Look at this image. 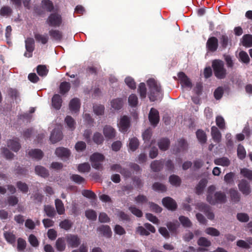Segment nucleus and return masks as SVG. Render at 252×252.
<instances>
[{"mask_svg": "<svg viewBox=\"0 0 252 252\" xmlns=\"http://www.w3.org/2000/svg\"><path fill=\"white\" fill-rule=\"evenodd\" d=\"M212 66L215 76L219 79H224L227 75L224 64L220 60H215L212 62Z\"/></svg>", "mask_w": 252, "mask_h": 252, "instance_id": "obj_2", "label": "nucleus"}, {"mask_svg": "<svg viewBox=\"0 0 252 252\" xmlns=\"http://www.w3.org/2000/svg\"><path fill=\"white\" fill-rule=\"evenodd\" d=\"M118 126L121 132H126L130 126L129 118L127 116H123L120 119Z\"/></svg>", "mask_w": 252, "mask_h": 252, "instance_id": "obj_7", "label": "nucleus"}, {"mask_svg": "<svg viewBox=\"0 0 252 252\" xmlns=\"http://www.w3.org/2000/svg\"><path fill=\"white\" fill-rule=\"evenodd\" d=\"M197 244L200 246L209 247L211 245V242L206 238L201 237L198 240Z\"/></svg>", "mask_w": 252, "mask_h": 252, "instance_id": "obj_53", "label": "nucleus"}, {"mask_svg": "<svg viewBox=\"0 0 252 252\" xmlns=\"http://www.w3.org/2000/svg\"><path fill=\"white\" fill-rule=\"evenodd\" d=\"M97 230L100 232L103 236L109 238L112 235L111 228L108 225H102L97 228Z\"/></svg>", "mask_w": 252, "mask_h": 252, "instance_id": "obj_28", "label": "nucleus"}, {"mask_svg": "<svg viewBox=\"0 0 252 252\" xmlns=\"http://www.w3.org/2000/svg\"><path fill=\"white\" fill-rule=\"evenodd\" d=\"M4 237L5 240L11 244H14L16 241L15 235L11 232L6 231L4 233Z\"/></svg>", "mask_w": 252, "mask_h": 252, "instance_id": "obj_44", "label": "nucleus"}, {"mask_svg": "<svg viewBox=\"0 0 252 252\" xmlns=\"http://www.w3.org/2000/svg\"><path fill=\"white\" fill-rule=\"evenodd\" d=\"M56 155L61 158H68L70 155V151L64 147H59L56 149Z\"/></svg>", "mask_w": 252, "mask_h": 252, "instance_id": "obj_19", "label": "nucleus"}, {"mask_svg": "<svg viewBox=\"0 0 252 252\" xmlns=\"http://www.w3.org/2000/svg\"><path fill=\"white\" fill-rule=\"evenodd\" d=\"M73 222L68 219H65L61 221L59 223L61 228L66 231L69 230L72 226Z\"/></svg>", "mask_w": 252, "mask_h": 252, "instance_id": "obj_37", "label": "nucleus"}, {"mask_svg": "<svg viewBox=\"0 0 252 252\" xmlns=\"http://www.w3.org/2000/svg\"><path fill=\"white\" fill-rule=\"evenodd\" d=\"M42 7L48 12L53 11L54 7L53 2L50 0H42Z\"/></svg>", "mask_w": 252, "mask_h": 252, "instance_id": "obj_41", "label": "nucleus"}, {"mask_svg": "<svg viewBox=\"0 0 252 252\" xmlns=\"http://www.w3.org/2000/svg\"><path fill=\"white\" fill-rule=\"evenodd\" d=\"M55 204L58 214L60 215L64 214L65 209L62 201L60 199H56L55 201Z\"/></svg>", "mask_w": 252, "mask_h": 252, "instance_id": "obj_30", "label": "nucleus"}, {"mask_svg": "<svg viewBox=\"0 0 252 252\" xmlns=\"http://www.w3.org/2000/svg\"><path fill=\"white\" fill-rule=\"evenodd\" d=\"M12 13V9L8 6H4L0 9V15L2 16H8Z\"/></svg>", "mask_w": 252, "mask_h": 252, "instance_id": "obj_59", "label": "nucleus"}, {"mask_svg": "<svg viewBox=\"0 0 252 252\" xmlns=\"http://www.w3.org/2000/svg\"><path fill=\"white\" fill-rule=\"evenodd\" d=\"M219 46L218 39L216 37H210L207 40L206 42V48L208 52H216Z\"/></svg>", "mask_w": 252, "mask_h": 252, "instance_id": "obj_10", "label": "nucleus"}, {"mask_svg": "<svg viewBox=\"0 0 252 252\" xmlns=\"http://www.w3.org/2000/svg\"><path fill=\"white\" fill-rule=\"evenodd\" d=\"M231 42L230 38L226 34H222L220 37V43L222 49H226Z\"/></svg>", "mask_w": 252, "mask_h": 252, "instance_id": "obj_32", "label": "nucleus"}, {"mask_svg": "<svg viewBox=\"0 0 252 252\" xmlns=\"http://www.w3.org/2000/svg\"><path fill=\"white\" fill-rule=\"evenodd\" d=\"M104 157L102 154L98 153H95L90 157L91 161H103Z\"/></svg>", "mask_w": 252, "mask_h": 252, "instance_id": "obj_57", "label": "nucleus"}, {"mask_svg": "<svg viewBox=\"0 0 252 252\" xmlns=\"http://www.w3.org/2000/svg\"><path fill=\"white\" fill-rule=\"evenodd\" d=\"M25 47L26 51L24 53V56L27 58L32 57L34 50V40L32 38L29 37L25 40Z\"/></svg>", "mask_w": 252, "mask_h": 252, "instance_id": "obj_6", "label": "nucleus"}, {"mask_svg": "<svg viewBox=\"0 0 252 252\" xmlns=\"http://www.w3.org/2000/svg\"><path fill=\"white\" fill-rule=\"evenodd\" d=\"M55 247L57 251L59 252L64 251L66 248L64 238L63 237L59 238L56 242Z\"/></svg>", "mask_w": 252, "mask_h": 252, "instance_id": "obj_31", "label": "nucleus"}, {"mask_svg": "<svg viewBox=\"0 0 252 252\" xmlns=\"http://www.w3.org/2000/svg\"><path fill=\"white\" fill-rule=\"evenodd\" d=\"M44 211L46 215L50 218H54L56 215V212L54 207L50 205H44Z\"/></svg>", "mask_w": 252, "mask_h": 252, "instance_id": "obj_36", "label": "nucleus"}, {"mask_svg": "<svg viewBox=\"0 0 252 252\" xmlns=\"http://www.w3.org/2000/svg\"><path fill=\"white\" fill-rule=\"evenodd\" d=\"M179 223L177 221L174 222H169L167 223L166 226L170 232L174 234H177V229L179 226Z\"/></svg>", "mask_w": 252, "mask_h": 252, "instance_id": "obj_39", "label": "nucleus"}, {"mask_svg": "<svg viewBox=\"0 0 252 252\" xmlns=\"http://www.w3.org/2000/svg\"><path fill=\"white\" fill-rule=\"evenodd\" d=\"M126 84L131 89H136V83L134 80L131 77H127L125 79Z\"/></svg>", "mask_w": 252, "mask_h": 252, "instance_id": "obj_63", "label": "nucleus"}, {"mask_svg": "<svg viewBox=\"0 0 252 252\" xmlns=\"http://www.w3.org/2000/svg\"><path fill=\"white\" fill-rule=\"evenodd\" d=\"M196 208L203 212L208 219L210 220L214 219L215 215L211 211V208L209 205L202 202L198 203L196 205Z\"/></svg>", "mask_w": 252, "mask_h": 252, "instance_id": "obj_5", "label": "nucleus"}, {"mask_svg": "<svg viewBox=\"0 0 252 252\" xmlns=\"http://www.w3.org/2000/svg\"><path fill=\"white\" fill-rule=\"evenodd\" d=\"M128 209L132 214L137 217L141 218L143 216L142 211L136 208L135 206H130L129 207Z\"/></svg>", "mask_w": 252, "mask_h": 252, "instance_id": "obj_62", "label": "nucleus"}, {"mask_svg": "<svg viewBox=\"0 0 252 252\" xmlns=\"http://www.w3.org/2000/svg\"><path fill=\"white\" fill-rule=\"evenodd\" d=\"M93 139L94 142L97 145L102 144L104 141L103 135L98 132L94 133Z\"/></svg>", "mask_w": 252, "mask_h": 252, "instance_id": "obj_47", "label": "nucleus"}, {"mask_svg": "<svg viewBox=\"0 0 252 252\" xmlns=\"http://www.w3.org/2000/svg\"><path fill=\"white\" fill-rule=\"evenodd\" d=\"M138 91L141 98H144L146 96L147 89L144 83H141L138 87Z\"/></svg>", "mask_w": 252, "mask_h": 252, "instance_id": "obj_50", "label": "nucleus"}, {"mask_svg": "<svg viewBox=\"0 0 252 252\" xmlns=\"http://www.w3.org/2000/svg\"><path fill=\"white\" fill-rule=\"evenodd\" d=\"M30 157L37 160L41 159L43 157V153L40 149H35L30 150L28 152Z\"/></svg>", "mask_w": 252, "mask_h": 252, "instance_id": "obj_24", "label": "nucleus"}, {"mask_svg": "<svg viewBox=\"0 0 252 252\" xmlns=\"http://www.w3.org/2000/svg\"><path fill=\"white\" fill-rule=\"evenodd\" d=\"M179 220L184 227H191L192 223L188 217H186L184 216H181L180 217H179Z\"/></svg>", "mask_w": 252, "mask_h": 252, "instance_id": "obj_48", "label": "nucleus"}, {"mask_svg": "<svg viewBox=\"0 0 252 252\" xmlns=\"http://www.w3.org/2000/svg\"><path fill=\"white\" fill-rule=\"evenodd\" d=\"M111 107L115 110H120L123 106V100L122 98H117L112 99L111 101Z\"/></svg>", "mask_w": 252, "mask_h": 252, "instance_id": "obj_26", "label": "nucleus"}, {"mask_svg": "<svg viewBox=\"0 0 252 252\" xmlns=\"http://www.w3.org/2000/svg\"><path fill=\"white\" fill-rule=\"evenodd\" d=\"M139 146V141L136 138H132L129 140V148L132 151H135Z\"/></svg>", "mask_w": 252, "mask_h": 252, "instance_id": "obj_55", "label": "nucleus"}, {"mask_svg": "<svg viewBox=\"0 0 252 252\" xmlns=\"http://www.w3.org/2000/svg\"><path fill=\"white\" fill-rule=\"evenodd\" d=\"M34 37L36 42L42 44H46L49 40V37L47 34L34 33Z\"/></svg>", "mask_w": 252, "mask_h": 252, "instance_id": "obj_25", "label": "nucleus"}, {"mask_svg": "<svg viewBox=\"0 0 252 252\" xmlns=\"http://www.w3.org/2000/svg\"><path fill=\"white\" fill-rule=\"evenodd\" d=\"M238 188L242 193L245 195L249 194L251 192L249 183L245 179L240 181L238 184Z\"/></svg>", "mask_w": 252, "mask_h": 252, "instance_id": "obj_13", "label": "nucleus"}, {"mask_svg": "<svg viewBox=\"0 0 252 252\" xmlns=\"http://www.w3.org/2000/svg\"><path fill=\"white\" fill-rule=\"evenodd\" d=\"M148 117L151 125L154 126H157L159 121L158 111L157 109L152 108L150 111Z\"/></svg>", "mask_w": 252, "mask_h": 252, "instance_id": "obj_11", "label": "nucleus"}, {"mask_svg": "<svg viewBox=\"0 0 252 252\" xmlns=\"http://www.w3.org/2000/svg\"><path fill=\"white\" fill-rule=\"evenodd\" d=\"M216 123L217 126L220 129L225 128V123L224 119L221 116H217L216 118Z\"/></svg>", "mask_w": 252, "mask_h": 252, "instance_id": "obj_51", "label": "nucleus"}, {"mask_svg": "<svg viewBox=\"0 0 252 252\" xmlns=\"http://www.w3.org/2000/svg\"><path fill=\"white\" fill-rule=\"evenodd\" d=\"M163 166V161L162 160H154L151 164V167L155 172L160 171L162 169Z\"/></svg>", "mask_w": 252, "mask_h": 252, "instance_id": "obj_33", "label": "nucleus"}, {"mask_svg": "<svg viewBox=\"0 0 252 252\" xmlns=\"http://www.w3.org/2000/svg\"><path fill=\"white\" fill-rule=\"evenodd\" d=\"M152 188L155 191L164 192L166 190V187L159 182L154 183L152 186Z\"/></svg>", "mask_w": 252, "mask_h": 252, "instance_id": "obj_61", "label": "nucleus"}, {"mask_svg": "<svg viewBox=\"0 0 252 252\" xmlns=\"http://www.w3.org/2000/svg\"><path fill=\"white\" fill-rule=\"evenodd\" d=\"M36 69L38 74L40 76H45L48 72V69L44 65H38Z\"/></svg>", "mask_w": 252, "mask_h": 252, "instance_id": "obj_58", "label": "nucleus"}, {"mask_svg": "<svg viewBox=\"0 0 252 252\" xmlns=\"http://www.w3.org/2000/svg\"><path fill=\"white\" fill-rule=\"evenodd\" d=\"M196 137L199 141L202 144H205L207 141V136L205 132L202 129H198L196 132Z\"/></svg>", "mask_w": 252, "mask_h": 252, "instance_id": "obj_38", "label": "nucleus"}, {"mask_svg": "<svg viewBox=\"0 0 252 252\" xmlns=\"http://www.w3.org/2000/svg\"><path fill=\"white\" fill-rule=\"evenodd\" d=\"M49 34L52 39L57 41H61L63 38L62 32L56 29L50 30L49 31Z\"/></svg>", "mask_w": 252, "mask_h": 252, "instance_id": "obj_18", "label": "nucleus"}, {"mask_svg": "<svg viewBox=\"0 0 252 252\" xmlns=\"http://www.w3.org/2000/svg\"><path fill=\"white\" fill-rule=\"evenodd\" d=\"M208 198V202L212 205H215L217 203L224 204L227 201L225 193L221 191H216L212 197L209 196Z\"/></svg>", "mask_w": 252, "mask_h": 252, "instance_id": "obj_4", "label": "nucleus"}, {"mask_svg": "<svg viewBox=\"0 0 252 252\" xmlns=\"http://www.w3.org/2000/svg\"><path fill=\"white\" fill-rule=\"evenodd\" d=\"M178 76L180 79L181 85L183 86L188 88H191L192 83L190 79L183 72H180L178 73Z\"/></svg>", "mask_w": 252, "mask_h": 252, "instance_id": "obj_15", "label": "nucleus"}, {"mask_svg": "<svg viewBox=\"0 0 252 252\" xmlns=\"http://www.w3.org/2000/svg\"><path fill=\"white\" fill-rule=\"evenodd\" d=\"M35 172L36 174L43 178H46L49 175L48 170L40 165L35 166Z\"/></svg>", "mask_w": 252, "mask_h": 252, "instance_id": "obj_29", "label": "nucleus"}, {"mask_svg": "<svg viewBox=\"0 0 252 252\" xmlns=\"http://www.w3.org/2000/svg\"><path fill=\"white\" fill-rule=\"evenodd\" d=\"M147 84L149 88V97L151 101H155L162 97L161 87L154 79H149L147 81Z\"/></svg>", "mask_w": 252, "mask_h": 252, "instance_id": "obj_1", "label": "nucleus"}, {"mask_svg": "<svg viewBox=\"0 0 252 252\" xmlns=\"http://www.w3.org/2000/svg\"><path fill=\"white\" fill-rule=\"evenodd\" d=\"M128 102L130 106L132 107H136L138 102L136 95L133 94H130L128 97Z\"/></svg>", "mask_w": 252, "mask_h": 252, "instance_id": "obj_52", "label": "nucleus"}, {"mask_svg": "<svg viewBox=\"0 0 252 252\" xmlns=\"http://www.w3.org/2000/svg\"><path fill=\"white\" fill-rule=\"evenodd\" d=\"M242 45L246 47H252V35L247 34L243 35L242 39Z\"/></svg>", "mask_w": 252, "mask_h": 252, "instance_id": "obj_34", "label": "nucleus"}, {"mask_svg": "<svg viewBox=\"0 0 252 252\" xmlns=\"http://www.w3.org/2000/svg\"><path fill=\"white\" fill-rule=\"evenodd\" d=\"M162 202L164 207L168 210L174 211L177 209V205L175 201L170 197H165L162 200Z\"/></svg>", "mask_w": 252, "mask_h": 252, "instance_id": "obj_12", "label": "nucleus"}, {"mask_svg": "<svg viewBox=\"0 0 252 252\" xmlns=\"http://www.w3.org/2000/svg\"><path fill=\"white\" fill-rule=\"evenodd\" d=\"M241 174L244 177L247 178L249 180L252 181V171L247 168H243L241 169Z\"/></svg>", "mask_w": 252, "mask_h": 252, "instance_id": "obj_64", "label": "nucleus"}, {"mask_svg": "<svg viewBox=\"0 0 252 252\" xmlns=\"http://www.w3.org/2000/svg\"><path fill=\"white\" fill-rule=\"evenodd\" d=\"M170 141L167 138H160L158 143L159 149L163 151L167 150L169 147Z\"/></svg>", "mask_w": 252, "mask_h": 252, "instance_id": "obj_22", "label": "nucleus"}, {"mask_svg": "<svg viewBox=\"0 0 252 252\" xmlns=\"http://www.w3.org/2000/svg\"><path fill=\"white\" fill-rule=\"evenodd\" d=\"M63 102L62 97L58 94H55L52 99V104L53 107L57 110H59Z\"/></svg>", "mask_w": 252, "mask_h": 252, "instance_id": "obj_23", "label": "nucleus"}, {"mask_svg": "<svg viewBox=\"0 0 252 252\" xmlns=\"http://www.w3.org/2000/svg\"><path fill=\"white\" fill-rule=\"evenodd\" d=\"M104 135L107 139H111L115 137L116 130L110 126H105L103 130Z\"/></svg>", "mask_w": 252, "mask_h": 252, "instance_id": "obj_16", "label": "nucleus"}, {"mask_svg": "<svg viewBox=\"0 0 252 252\" xmlns=\"http://www.w3.org/2000/svg\"><path fill=\"white\" fill-rule=\"evenodd\" d=\"M214 163L216 165L222 166H228L230 164L229 159L226 157L218 158L215 159Z\"/></svg>", "mask_w": 252, "mask_h": 252, "instance_id": "obj_35", "label": "nucleus"}, {"mask_svg": "<svg viewBox=\"0 0 252 252\" xmlns=\"http://www.w3.org/2000/svg\"><path fill=\"white\" fill-rule=\"evenodd\" d=\"M65 122L71 130L72 131L75 128L76 123L71 116H67L65 118Z\"/></svg>", "mask_w": 252, "mask_h": 252, "instance_id": "obj_46", "label": "nucleus"}, {"mask_svg": "<svg viewBox=\"0 0 252 252\" xmlns=\"http://www.w3.org/2000/svg\"><path fill=\"white\" fill-rule=\"evenodd\" d=\"M65 240L68 246L73 248H77L81 243L80 239L75 234H67L65 237Z\"/></svg>", "mask_w": 252, "mask_h": 252, "instance_id": "obj_8", "label": "nucleus"}, {"mask_svg": "<svg viewBox=\"0 0 252 252\" xmlns=\"http://www.w3.org/2000/svg\"><path fill=\"white\" fill-rule=\"evenodd\" d=\"M17 188L23 193H26L29 191L28 186L22 181H18L16 183Z\"/></svg>", "mask_w": 252, "mask_h": 252, "instance_id": "obj_56", "label": "nucleus"}, {"mask_svg": "<svg viewBox=\"0 0 252 252\" xmlns=\"http://www.w3.org/2000/svg\"><path fill=\"white\" fill-rule=\"evenodd\" d=\"M152 134V130L150 128H147L143 133L142 137L145 144V147H150L155 143V139L151 140Z\"/></svg>", "mask_w": 252, "mask_h": 252, "instance_id": "obj_9", "label": "nucleus"}, {"mask_svg": "<svg viewBox=\"0 0 252 252\" xmlns=\"http://www.w3.org/2000/svg\"><path fill=\"white\" fill-rule=\"evenodd\" d=\"M207 181L205 179H202L200 181L196 187V193L199 195L201 194L206 186Z\"/></svg>", "mask_w": 252, "mask_h": 252, "instance_id": "obj_43", "label": "nucleus"}, {"mask_svg": "<svg viewBox=\"0 0 252 252\" xmlns=\"http://www.w3.org/2000/svg\"><path fill=\"white\" fill-rule=\"evenodd\" d=\"M62 16L57 12L51 13L46 20V23L51 27L59 28L62 25Z\"/></svg>", "mask_w": 252, "mask_h": 252, "instance_id": "obj_3", "label": "nucleus"}, {"mask_svg": "<svg viewBox=\"0 0 252 252\" xmlns=\"http://www.w3.org/2000/svg\"><path fill=\"white\" fill-rule=\"evenodd\" d=\"M229 194L232 201L238 202L240 200V195L238 191L233 189L229 190Z\"/></svg>", "mask_w": 252, "mask_h": 252, "instance_id": "obj_42", "label": "nucleus"}, {"mask_svg": "<svg viewBox=\"0 0 252 252\" xmlns=\"http://www.w3.org/2000/svg\"><path fill=\"white\" fill-rule=\"evenodd\" d=\"M71 86L69 82L64 81L62 82L60 85V93L63 95L66 94L70 89Z\"/></svg>", "mask_w": 252, "mask_h": 252, "instance_id": "obj_40", "label": "nucleus"}, {"mask_svg": "<svg viewBox=\"0 0 252 252\" xmlns=\"http://www.w3.org/2000/svg\"><path fill=\"white\" fill-rule=\"evenodd\" d=\"M80 101L79 98H74L72 99L69 104V107L72 112L76 113L80 108Z\"/></svg>", "mask_w": 252, "mask_h": 252, "instance_id": "obj_21", "label": "nucleus"}, {"mask_svg": "<svg viewBox=\"0 0 252 252\" xmlns=\"http://www.w3.org/2000/svg\"><path fill=\"white\" fill-rule=\"evenodd\" d=\"M211 133L212 139L214 142L217 143H219L221 141V134L216 126H212Z\"/></svg>", "mask_w": 252, "mask_h": 252, "instance_id": "obj_20", "label": "nucleus"}, {"mask_svg": "<svg viewBox=\"0 0 252 252\" xmlns=\"http://www.w3.org/2000/svg\"><path fill=\"white\" fill-rule=\"evenodd\" d=\"M105 107L101 104H94L93 106V111L96 115H102L104 113Z\"/></svg>", "mask_w": 252, "mask_h": 252, "instance_id": "obj_45", "label": "nucleus"}, {"mask_svg": "<svg viewBox=\"0 0 252 252\" xmlns=\"http://www.w3.org/2000/svg\"><path fill=\"white\" fill-rule=\"evenodd\" d=\"M169 180L171 184L175 186H179L181 183L180 177L175 175H171L169 177Z\"/></svg>", "mask_w": 252, "mask_h": 252, "instance_id": "obj_49", "label": "nucleus"}, {"mask_svg": "<svg viewBox=\"0 0 252 252\" xmlns=\"http://www.w3.org/2000/svg\"><path fill=\"white\" fill-rule=\"evenodd\" d=\"M7 145L8 148L15 152H18L21 147L18 138L9 140L7 142Z\"/></svg>", "mask_w": 252, "mask_h": 252, "instance_id": "obj_17", "label": "nucleus"}, {"mask_svg": "<svg viewBox=\"0 0 252 252\" xmlns=\"http://www.w3.org/2000/svg\"><path fill=\"white\" fill-rule=\"evenodd\" d=\"M188 148V144L184 139H180L178 141V147L176 149L175 153H178L181 152L186 150Z\"/></svg>", "mask_w": 252, "mask_h": 252, "instance_id": "obj_27", "label": "nucleus"}, {"mask_svg": "<svg viewBox=\"0 0 252 252\" xmlns=\"http://www.w3.org/2000/svg\"><path fill=\"white\" fill-rule=\"evenodd\" d=\"M77 169L80 172H88L91 169V167L89 163L85 162L79 164Z\"/></svg>", "mask_w": 252, "mask_h": 252, "instance_id": "obj_60", "label": "nucleus"}, {"mask_svg": "<svg viewBox=\"0 0 252 252\" xmlns=\"http://www.w3.org/2000/svg\"><path fill=\"white\" fill-rule=\"evenodd\" d=\"M63 138V134L61 130L58 128H55L51 132L50 139L52 143H56Z\"/></svg>", "mask_w": 252, "mask_h": 252, "instance_id": "obj_14", "label": "nucleus"}, {"mask_svg": "<svg viewBox=\"0 0 252 252\" xmlns=\"http://www.w3.org/2000/svg\"><path fill=\"white\" fill-rule=\"evenodd\" d=\"M237 156L240 159H243L246 156V150L243 145L239 144L237 148Z\"/></svg>", "mask_w": 252, "mask_h": 252, "instance_id": "obj_54", "label": "nucleus"}]
</instances>
